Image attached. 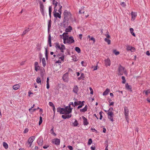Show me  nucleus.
<instances>
[{"label": "nucleus", "mask_w": 150, "mask_h": 150, "mask_svg": "<svg viewBox=\"0 0 150 150\" xmlns=\"http://www.w3.org/2000/svg\"><path fill=\"white\" fill-rule=\"evenodd\" d=\"M120 5L122 7H125L126 6V4L124 2H122L120 3Z\"/></svg>", "instance_id": "obj_50"}, {"label": "nucleus", "mask_w": 150, "mask_h": 150, "mask_svg": "<svg viewBox=\"0 0 150 150\" xmlns=\"http://www.w3.org/2000/svg\"><path fill=\"white\" fill-rule=\"evenodd\" d=\"M66 107H67V108L65 110V112L67 113V114H69L71 113L73 109V108H71V105L69 106V104L68 106Z\"/></svg>", "instance_id": "obj_14"}, {"label": "nucleus", "mask_w": 150, "mask_h": 150, "mask_svg": "<svg viewBox=\"0 0 150 150\" xmlns=\"http://www.w3.org/2000/svg\"><path fill=\"white\" fill-rule=\"evenodd\" d=\"M45 56L46 59L47 60L48 59V55L47 54V48L45 47Z\"/></svg>", "instance_id": "obj_33"}, {"label": "nucleus", "mask_w": 150, "mask_h": 150, "mask_svg": "<svg viewBox=\"0 0 150 150\" xmlns=\"http://www.w3.org/2000/svg\"><path fill=\"white\" fill-rule=\"evenodd\" d=\"M89 88L91 91L90 93L91 94H93V89L91 87H89Z\"/></svg>", "instance_id": "obj_56"}, {"label": "nucleus", "mask_w": 150, "mask_h": 150, "mask_svg": "<svg viewBox=\"0 0 150 150\" xmlns=\"http://www.w3.org/2000/svg\"><path fill=\"white\" fill-rule=\"evenodd\" d=\"M60 141L59 139L58 138H55L53 139L52 143L56 145H59L60 144Z\"/></svg>", "instance_id": "obj_8"}, {"label": "nucleus", "mask_w": 150, "mask_h": 150, "mask_svg": "<svg viewBox=\"0 0 150 150\" xmlns=\"http://www.w3.org/2000/svg\"><path fill=\"white\" fill-rule=\"evenodd\" d=\"M54 127H52V128L50 130V132L51 133L54 135V136H56V134L54 132Z\"/></svg>", "instance_id": "obj_28"}, {"label": "nucleus", "mask_w": 150, "mask_h": 150, "mask_svg": "<svg viewBox=\"0 0 150 150\" xmlns=\"http://www.w3.org/2000/svg\"><path fill=\"white\" fill-rule=\"evenodd\" d=\"M64 19L66 21H68L72 18L71 13L67 10H65L64 12Z\"/></svg>", "instance_id": "obj_2"}, {"label": "nucleus", "mask_w": 150, "mask_h": 150, "mask_svg": "<svg viewBox=\"0 0 150 150\" xmlns=\"http://www.w3.org/2000/svg\"><path fill=\"white\" fill-rule=\"evenodd\" d=\"M78 91V87L77 85H75L73 88V92L75 94H77Z\"/></svg>", "instance_id": "obj_16"}, {"label": "nucleus", "mask_w": 150, "mask_h": 150, "mask_svg": "<svg viewBox=\"0 0 150 150\" xmlns=\"http://www.w3.org/2000/svg\"><path fill=\"white\" fill-rule=\"evenodd\" d=\"M52 4L54 5V12H57V6H59V8L58 9V11L60 13H62V6H61L60 3H58L57 1H55V0H53Z\"/></svg>", "instance_id": "obj_1"}, {"label": "nucleus", "mask_w": 150, "mask_h": 150, "mask_svg": "<svg viewBox=\"0 0 150 150\" xmlns=\"http://www.w3.org/2000/svg\"><path fill=\"white\" fill-rule=\"evenodd\" d=\"M104 40L105 42H107L108 45L110 44L111 41L109 39H108L107 38H105L104 39Z\"/></svg>", "instance_id": "obj_41"}, {"label": "nucleus", "mask_w": 150, "mask_h": 150, "mask_svg": "<svg viewBox=\"0 0 150 150\" xmlns=\"http://www.w3.org/2000/svg\"><path fill=\"white\" fill-rule=\"evenodd\" d=\"M113 52L116 55H118L120 54L119 52L117 51L116 50H113Z\"/></svg>", "instance_id": "obj_45"}, {"label": "nucleus", "mask_w": 150, "mask_h": 150, "mask_svg": "<svg viewBox=\"0 0 150 150\" xmlns=\"http://www.w3.org/2000/svg\"><path fill=\"white\" fill-rule=\"evenodd\" d=\"M81 64L82 66L84 67H86V64L83 61L81 62Z\"/></svg>", "instance_id": "obj_51"}, {"label": "nucleus", "mask_w": 150, "mask_h": 150, "mask_svg": "<svg viewBox=\"0 0 150 150\" xmlns=\"http://www.w3.org/2000/svg\"><path fill=\"white\" fill-rule=\"evenodd\" d=\"M68 149L70 150H73V147H72L71 146H68Z\"/></svg>", "instance_id": "obj_58"}, {"label": "nucleus", "mask_w": 150, "mask_h": 150, "mask_svg": "<svg viewBox=\"0 0 150 150\" xmlns=\"http://www.w3.org/2000/svg\"><path fill=\"white\" fill-rule=\"evenodd\" d=\"M84 103H85L84 101H82V103H81V104H80V105L77 107V109H79L83 106L84 105Z\"/></svg>", "instance_id": "obj_36"}, {"label": "nucleus", "mask_w": 150, "mask_h": 150, "mask_svg": "<svg viewBox=\"0 0 150 150\" xmlns=\"http://www.w3.org/2000/svg\"><path fill=\"white\" fill-rule=\"evenodd\" d=\"M51 20H50L48 22V32H49L50 31V29L51 27Z\"/></svg>", "instance_id": "obj_26"}, {"label": "nucleus", "mask_w": 150, "mask_h": 150, "mask_svg": "<svg viewBox=\"0 0 150 150\" xmlns=\"http://www.w3.org/2000/svg\"><path fill=\"white\" fill-rule=\"evenodd\" d=\"M35 67V70L36 71H38V70H39V68H40L39 66H37V67Z\"/></svg>", "instance_id": "obj_52"}, {"label": "nucleus", "mask_w": 150, "mask_h": 150, "mask_svg": "<svg viewBox=\"0 0 150 150\" xmlns=\"http://www.w3.org/2000/svg\"><path fill=\"white\" fill-rule=\"evenodd\" d=\"M82 118L83 120V125L85 126L89 124L87 119L83 116H82Z\"/></svg>", "instance_id": "obj_15"}, {"label": "nucleus", "mask_w": 150, "mask_h": 150, "mask_svg": "<svg viewBox=\"0 0 150 150\" xmlns=\"http://www.w3.org/2000/svg\"><path fill=\"white\" fill-rule=\"evenodd\" d=\"M49 105L50 106H52V107H53L54 106V104H53V103L52 102H49Z\"/></svg>", "instance_id": "obj_55"}, {"label": "nucleus", "mask_w": 150, "mask_h": 150, "mask_svg": "<svg viewBox=\"0 0 150 150\" xmlns=\"http://www.w3.org/2000/svg\"><path fill=\"white\" fill-rule=\"evenodd\" d=\"M62 117L64 119H66L67 118L65 115H62Z\"/></svg>", "instance_id": "obj_63"}, {"label": "nucleus", "mask_w": 150, "mask_h": 150, "mask_svg": "<svg viewBox=\"0 0 150 150\" xmlns=\"http://www.w3.org/2000/svg\"><path fill=\"white\" fill-rule=\"evenodd\" d=\"M40 10L43 16H44L45 14V9H41V10Z\"/></svg>", "instance_id": "obj_48"}, {"label": "nucleus", "mask_w": 150, "mask_h": 150, "mask_svg": "<svg viewBox=\"0 0 150 150\" xmlns=\"http://www.w3.org/2000/svg\"><path fill=\"white\" fill-rule=\"evenodd\" d=\"M35 137L32 136L30 137L29 138L28 142L26 143L27 145H28V144L29 145V146H28L29 147H31L32 142L35 140Z\"/></svg>", "instance_id": "obj_5"}, {"label": "nucleus", "mask_w": 150, "mask_h": 150, "mask_svg": "<svg viewBox=\"0 0 150 150\" xmlns=\"http://www.w3.org/2000/svg\"><path fill=\"white\" fill-rule=\"evenodd\" d=\"M66 37H67V35H65L63 36V42L64 44H66L67 43V40L66 39Z\"/></svg>", "instance_id": "obj_30"}, {"label": "nucleus", "mask_w": 150, "mask_h": 150, "mask_svg": "<svg viewBox=\"0 0 150 150\" xmlns=\"http://www.w3.org/2000/svg\"><path fill=\"white\" fill-rule=\"evenodd\" d=\"M67 108V107H66L65 108H57V112H59L60 114H64L65 113V110Z\"/></svg>", "instance_id": "obj_10"}, {"label": "nucleus", "mask_w": 150, "mask_h": 150, "mask_svg": "<svg viewBox=\"0 0 150 150\" xmlns=\"http://www.w3.org/2000/svg\"><path fill=\"white\" fill-rule=\"evenodd\" d=\"M90 40H92L93 41V43H95V39L93 37H91L90 38Z\"/></svg>", "instance_id": "obj_57"}, {"label": "nucleus", "mask_w": 150, "mask_h": 150, "mask_svg": "<svg viewBox=\"0 0 150 150\" xmlns=\"http://www.w3.org/2000/svg\"><path fill=\"white\" fill-rule=\"evenodd\" d=\"M42 66L45 67L46 65V63L45 60V58H43L42 59Z\"/></svg>", "instance_id": "obj_37"}, {"label": "nucleus", "mask_w": 150, "mask_h": 150, "mask_svg": "<svg viewBox=\"0 0 150 150\" xmlns=\"http://www.w3.org/2000/svg\"><path fill=\"white\" fill-rule=\"evenodd\" d=\"M91 149L92 150H95V146H91Z\"/></svg>", "instance_id": "obj_60"}, {"label": "nucleus", "mask_w": 150, "mask_h": 150, "mask_svg": "<svg viewBox=\"0 0 150 150\" xmlns=\"http://www.w3.org/2000/svg\"><path fill=\"white\" fill-rule=\"evenodd\" d=\"M122 83L123 84L125 83L126 82V80L125 77L124 76H122Z\"/></svg>", "instance_id": "obj_43"}, {"label": "nucleus", "mask_w": 150, "mask_h": 150, "mask_svg": "<svg viewBox=\"0 0 150 150\" xmlns=\"http://www.w3.org/2000/svg\"><path fill=\"white\" fill-rule=\"evenodd\" d=\"M30 29L29 28H28L26 29H25L23 32L22 35H24L26 33H28Z\"/></svg>", "instance_id": "obj_34"}, {"label": "nucleus", "mask_w": 150, "mask_h": 150, "mask_svg": "<svg viewBox=\"0 0 150 150\" xmlns=\"http://www.w3.org/2000/svg\"><path fill=\"white\" fill-rule=\"evenodd\" d=\"M84 78V74L83 73H81L80 77L78 78V79L79 80L83 79Z\"/></svg>", "instance_id": "obj_35"}, {"label": "nucleus", "mask_w": 150, "mask_h": 150, "mask_svg": "<svg viewBox=\"0 0 150 150\" xmlns=\"http://www.w3.org/2000/svg\"><path fill=\"white\" fill-rule=\"evenodd\" d=\"M105 64L106 66H110L111 64L109 58L105 60Z\"/></svg>", "instance_id": "obj_17"}, {"label": "nucleus", "mask_w": 150, "mask_h": 150, "mask_svg": "<svg viewBox=\"0 0 150 150\" xmlns=\"http://www.w3.org/2000/svg\"><path fill=\"white\" fill-rule=\"evenodd\" d=\"M20 88V86L18 84H16L13 86V88L15 90H17Z\"/></svg>", "instance_id": "obj_29"}, {"label": "nucleus", "mask_w": 150, "mask_h": 150, "mask_svg": "<svg viewBox=\"0 0 150 150\" xmlns=\"http://www.w3.org/2000/svg\"><path fill=\"white\" fill-rule=\"evenodd\" d=\"M88 106L87 105H86L85 107L82 109H81L80 110V112L81 113L84 112H86L87 110Z\"/></svg>", "instance_id": "obj_22"}, {"label": "nucleus", "mask_w": 150, "mask_h": 150, "mask_svg": "<svg viewBox=\"0 0 150 150\" xmlns=\"http://www.w3.org/2000/svg\"><path fill=\"white\" fill-rule=\"evenodd\" d=\"M53 13H54V16L56 18H61V13H57L56 12H55L54 11L53 12Z\"/></svg>", "instance_id": "obj_18"}, {"label": "nucleus", "mask_w": 150, "mask_h": 150, "mask_svg": "<svg viewBox=\"0 0 150 150\" xmlns=\"http://www.w3.org/2000/svg\"><path fill=\"white\" fill-rule=\"evenodd\" d=\"M113 110V108L111 107V108H110L109 110L107 111V110H105V111L106 112H109V111H112Z\"/></svg>", "instance_id": "obj_53"}, {"label": "nucleus", "mask_w": 150, "mask_h": 150, "mask_svg": "<svg viewBox=\"0 0 150 150\" xmlns=\"http://www.w3.org/2000/svg\"><path fill=\"white\" fill-rule=\"evenodd\" d=\"M63 80L65 82H67L69 81L68 73H66L62 77Z\"/></svg>", "instance_id": "obj_11"}, {"label": "nucleus", "mask_w": 150, "mask_h": 150, "mask_svg": "<svg viewBox=\"0 0 150 150\" xmlns=\"http://www.w3.org/2000/svg\"><path fill=\"white\" fill-rule=\"evenodd\" d=\"M42 117L41 116L40 117V120L39 122V125H40L42 123Z\"/></svg>", "instance_id": "obj_46"}, {"label": "nucleus", "mask_w": 150, "mask_h": 150, "mask_svg": "<svg viewBox=\"0 0 150 150\" xmlns=\"http://www.w3.org/2000/svg\"><path fill=\"white\" fill-rule=\"evenodd\" d=\"M36 82L38 83L41 84V81L39 77H38L36 79Z\"/></svg>", "instance_id": "obj_40"}, {"label": "nucleus", "mask_w": 150, "mask_h": 150, "mask_svg": "<svg viewBox=\"0 0 150 150\" xmlns=\"http://www.w3.org/2000/svg\"><path fill=\"white\" fill-rule=\"evenodd\" d=\"M72 30V28L71 26H69L68 28H66L65 31L66 32H70Z\"/></svg>", "instance_id": "obj_24"}, {"label": "nucleus", "mask_w": 150, "mask_h": 150, "mask_svg": "<svg viewBox=\"0 0 150 150\" xmlns=\"http://www.w3.org/2000/svg\"><path fill=\"white\" fill-rule=\"evenodd\" d=\"M99 115H100V119L101 120L103 117L102 115V113L101 112H99Z\"/></svg>", "instance_id": "obj_59"}, {"label": "nucleus", "mask_w": 150, "mask_h": 150, "mask_svg": "<svg viewBox=\"0 0 150 150\" xmlns=\"http://www.w3.org/2000/svg\"><path fill=\"white\" fill-rule=\"evenodd\" d=\"M34 65H35V67L38 66H38V62H35V63Z\"/></svg>", "instance_id": "obj_64"}, {"label": "nucleus", "mask_w": 150, "mask_h": 150, "mask_svg": "<svg viewBox=\"0 0 150 150\" xmlns=\"http://www.w3.org/2000/svg\"><path fill=\"white\" fill-rule=\"evenodd\" d=\"M75 51L78 53L81 52V50L80 48L78 47H76L75 48Z\"/></svg>", "instance_id": "obj_38"}, {"label": "nucleus", "mask_w": 150, "mask_h": 150, "mask_svg": "<svg viewBox=\"0 0 150 150\" xmlns=\"http://www.w3.org/2000/svg\"><path fill=\"white\" fill-rule=\"evenodd\" d=\"M129 110L127 108L125 107L124 108V114L125 116V119L127 120L128 117L129 116Z\"/></svg>", "instance_id": "obj_12"}, {"label": "nucleus", "mask_w": 150, "mask_h": 150, "mask_svg": "<svg viewBox=\"0 0 150 150\" xmlns=\"http://www.w3.org/2000/svg\"><path fill=\"white\" fill-rule=\"evenodd\" d=\"M126 50L127 51H130L131 52H134L135 51V48L132 46H130L129 45H126Z\"/></svg>", "instance_id": "obj_13"}, {"label": "nucleus", "mask_w": 150, "mask_h": 150, "mask_svg": "<svg viewBox=\"0 0 150 150\" xmlns=\"http://www.w3.org/2000/svg\"><path fill=\"white\" fill-rule=\"evenodd\" d=\"M125 87L126 89L128 91L132 92V86L130 85H129L128 83H127L125 84Z\"/></svg>", "instance_id": "obj_19"}, {"label": "nucleus", "mask_w": 150, "mask_h": 150, "mask_svg": "<svg viewBox=\"0 0 150 150\" xmlns=\"http://www.w3.org/2000/svg\"><path fill=\"white\" fill-rule=\"evenodd\" d=\"M72 125L74 127H76L79 125V123L77 120H75V121L73 123Z\"/></svg>", "instance_id": "obj_31"}, {"label": "nucleus", "mask_w": 150, "mask_h": 150, "mask_svg": "<svg viewBox=\"0 0 150 150\" xmlns=\"http://www.w3.org/2000/svg\"><path fill=\"white\" fill-rule=\"evenodd\" d=\"M131 15L132 18V20H134V19L137 16V13L136 12H132L131 13Z\"/></svg>", "instance_id": "obj_23"}, {"label": "nucleus", "mask_w": 150, "mask_h": 150, "mask_svg": "<svg viewBox=\"0 0 150 150\" xmlns=\"http://www.w3.org/2000/svg\"><path fill=\"white\" fill-rule=\"evenodd\" d=\"M67 37H66L67 40V43L71 44L74 42V40L73 39V37L70 36L69 37V36L67 35Z\"/></svg>", "instance_id": "obj_4"}, {"label": "nucleus", "mask_w": 150, "mask_h": 150, "mask_svg": "<svg viewBox=\"0 0 150 150\" xmlns=\"http://www.w3.org/2000/svg\"><path fill=\"white\" fill-rule=\"evenodd\" d=\"M3 146L4 148L6 149H7L8 148V144L5 142L3 143Z\"/></svg>", "instance_id": "obj_39"}, {"label": "nucleus", "mask_w": 150, "mask_h": 150, "mask_svg": "<svg viewBox=\"0 0 150 150\" xmlns=\"http://www.w3.org/2000/svg\"><path fill=\"white\" fill-rule=\"evenodd\" d=\"M92 142V139H91L90 138L88 139V142L87 143L88 145H91Z\"/></svg>", "instance_id": "obj_42"}, {"label": "nucleus", "mask_w": 150, "mask_h": 150, "mask_svg": "<svg viewBox=\"0 0 150 150\" xmlns=\"http://www.w3.org/2000/svg\"><path fill=\"white\" fill-rule=\"evenodd\" d=\"M110 100H110L108 101L110 103L109 105L110 106L113 105L114 104V102H110Z\"/></svg>", "instance_id": "obj_54"}, {"label": "nucleus", "mask_w": 150, "mask_h": 150, "mask_svg": "<svg viewBox=\"0 0 150 150\" xmlns=\"http://www.w3.org/2000/svg\"><path fill=\"white\" fill-rule=\"evenodd\" d=\"M145 92V93L146 95H147L149 93H150V90H148L146 91H144Z\"/></svg>", "instance_id": "obj_49"}, {"label": "nucleus", "mask_w": 150, "mask_h": 150, "mask_svg": "<svg viewBox=\"0 0 150 150\" xmlns=\"http://www.w3.org/2000/svg\"><path fill=\"white\" fill-rule=\"evenodd\" d=\"M129 30L131 33L134 37L135 36V34L133 32L134 30L132 28H129Z\"/></svg>", "instance_id": "obj_32"}, {"label": "nucleus", "mask_w": 150, "mask_h": 150, "mask_svg": "<svg viewBox=\"0 0 150 150\" xmlns=\"http://www.w3.org/2000/svg\"><path fill=\"white\" fill-rule=\"evenodd\" d=\"M118 74L119 75H122L123 74V73H125L124 70V67L121 66H120L118 69Z\"/></svg>", "instance_id": "obj_6"}, {"label": "nucleus", "mask_w": 150, "mask_h": 150, "mask_svg": "<svg viewBox=\"0 0 150 150\" xmlns=\"http://www.w3.org/2000/svg\"><path fill=\"white\" fill-rule=\"evenodd\" d=\"M40 10L44 9V5L41 3H40Z\"/></svg>", "instance_id": "obj_44"}, {"label": "nucleus", "mask_w": 150, "mask_h": 150, "mask_svg": "<svg viewBox=\"0 0 150 150\" xmlns=\"http://www.w3.org/2000/svg\"><path fill=\"white\" fill-rule=\"evenodd\" d=\"M66 113L65 115H66V117H67V118H69L71 117V114H67V113Z\"/></svg>", "instance_id": "obj_47"}, {"label": "nucleus", "mask_w": 150, "mask_h": 150, "mask_svg": "<svg viewBox=\"0 0 150 150\" xmlns=\"http://www.w3.org/2000/svg\"><path fill=\"white\" fill-rule=\"evenodd\" d=\"M82 103V101H77L74 102V104L73 102H70L69 103V106L72 105L73 107H74L76 106L80 105Z\"/></svg>", "instance_id": "obj_7"}, {"label": "nucleus", "mask_w": 150, "mask_h": 150, "mask_svg": "<svg viewBox=\"0 0 150 150\" xmlns=\"http://www.w3.org/2000/svg\"><path fill=\"white\" fill-rule=\"evenodd\" d=\"M52 7L51 6H50L49 7V13L50 17H51V13L52 11Z\"/></svg>", "instance_id": "obj_27"}, {"label": "nucleus", "mask_w": 150, "mask_h": 150, "mask_svg": "<svg viewBox=\"0 0 150 150\" xmlns=\"http://www.w3.org/2000/svg\"><path fill=\"white\" fill-rule=\"evenodd\" d=\"M48 44L49 45L50 47H52L51 44V37L50 34L48 36Z\"/></svg>", "instance_id": "obj_20"}, {"label": "nucleus", "mask_w": 150, "mask_h": 150, "mask_svg": "<svg viewBox=\"0 0 150 150\" xmlns=\"http://www.w3.org/2000/svg\"><path fill=\"white\" fill-rule=\"evenodd\" d=\"M55 47L57 50H59L62 52H64V50H65V46L63 44L60 45L59 43H57L55 44Z\"/></svg>", "instance_id": "obj_3"}, {"label": "nucleus", "mask_w": 150, "mask_h": 150, "mask_svg": "<svg viewBox=\"0 0 150 150\" xmlns=\"http://www.w3.org/2000/svg\"><path fill=\"white\" fill-rule=\"evenodd\" d=\"M28 131V128H25L24 131V133H27Z\"/></svg>", "instance_id": "obj_62"}, {"label": "nucleus", "mask_w": 150, "mask_h": 150, "mask_svg": "<svg viewBox=\"0 0 150 150\" xmlns=\"http://www.w3.org/2000/svg\"><path fill=\"white\" fill-rule=\"evenodd\" d=\"M59 59H60L61 60L63 61L64 59V56H62V57H59Z\"/></svg>", "instance_id": "obj_61"}, {"label": "nucleus", "mask_w": 150, "mask_h": 150, "mask_svg": "<svg viewBox=\"0 0 150 150\" xmlns=\"http://www.w3.org/2000/svg\"><path fill=\"white\" fill-rule=\"evenodd\" d=\"M43 140L41 138H39L37 140V143L40 146H41L43 144Z\"/></svg>", "instance_id": "obj_21"}, {"label": "nucleus", "mask_w": 150, "mask_h": 150, "mask_svg": "<svg viewBox=\"0 0 150 150\" xmlns=\"http://www.w3.org/2000/svg\"><path fill=\"white\" fill-rule=\"evenodd\" d=\"M110 92V90L108 88H107L103 93V96H106Z\"/></svg>", "instance_id": "obj_25"}, {"label": "nucleus", "mask_w": 150, "mask_h": 150, "mask_svg": "<svg viewBox=\"0 0 150 150\" xmlns=\"http://www.w3.org/2000/svg\"><path fill=\"white\" fill-rule=\"evenodd\" d=\"M108 118L112 122L113 121V117L114 116L113 113L112 111H109L107 113Z\"/></svg>", "instance_id": "obj_9"}]
</instances>
